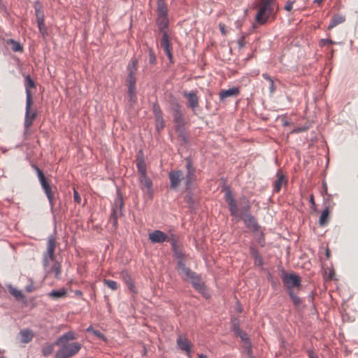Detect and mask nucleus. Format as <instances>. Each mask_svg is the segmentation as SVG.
<instances>
[{
	"label": "nucleus",
	"instance_id": "f257e3e1",
	"mask_svg": "<svg viewBox=\"0 0 358 358\" xmlns=\"http://www.w3.org/2000/svg\"><path fill=\"white\" fill-rule=\"evenodd\" d=\"M77 338L73 331H68L60 336L55 342L59 347L55 353V358H70L76 355L81 349V344L72 341Z\"/></svg>",
	"mask_w": 358,
	"mask_h": 358
},
{
	"label": "nucleus",
	"instance_id": "f03ea898",
	"mask_svg": "<svg viewBox=\"0 0 358 358\" xmlns=\"http://www.w3.org/2000/svg\"><path fill=\"white\" fill-rule=\"evenodd\" d=\"M56 240L52 236L48 237L46 252L43 255V266L48 274H53L59 278L62 273L61 264L55 260Z\"/></svg>",
	"mask_w": 358,
	"mask_h": 358
},
{
	"label": "nucleus",
	"instance_id": "7ed1b4c3",
	"mask_svg": "<svg viewBox=\"0 0 358 358\" xmlns=\"http://www.w3.org/2000/svg\"><path fill=\"white\" fill-rule=\"evenodd\" d=\"M224 198L229 206V210L231 215L233 217L242 218L247 227L250 229L252 231H257L259 230V226L254 216L250 213H246L243 215L240 214L236 201L232 192L229 189L225 190Z\"/></svg>",
	"mask_w": 358,
	"mask_h": 358
},
{
	"label": "nucleus",
	"instance_id": "20e7f679",
	"mask_svg": "<svg viewBox=\"0 0 358 358\" xmlns=\"http://www.w3.org/2000/svg\"><path fill=\"white\" fill-rule=\"evenodd\" d=\"M275 0H256L255 8L257 12L255 20L259 24H265L273 12Z\"/></svg>",
	"mask_w": 358,
	"mask_h": 358
},
{
	"label": "nucleus",
	"instance_id": "39448f33",
	"mask_svg": "<svg viewBox=\"0 0 358 358\" xmlns=\"http://www.w3.org/2000/svg\"><path fill=\"white\" fill-rule=\"evenodd\" d=\"M33 167L37 173L42 189L44 191L50 204L52 206L54 205L55 200L52 189H56V187L50 185V181L45 178L42 171L38 166H33Z\"/></svg>",
	"mask_w": 358,
	"mask_h": 358
},
{
	"label": "nucleus",
	"instance_id": "423d86ee",
	"mask_svg": "<svg viewBox=\"0 0 358 358\" xmlns=\"http://www.w3.org/2000/svg\"><path fill=\"white\" fill-rule=\"evenodd\" d=\"M282 280L288 294H289L290 291L292 292H295L294 289L299 290L301 286V278L295 274L284 273L282 276Z\"/></svg>",
	"mask_w": 358,
	"mask_h": 358
},
{
	"label": "nucleus",
	"instance_id": "0eeeda50",
	"mask_svg": "<svg viewBox=\"0 0 358 358\" xmlns=\"http://www.w3.org/2000/svg\"><path fill=\"white\" fill-rule=\"evenodd\" d=\"M33 102H30L29 99L28 102H26V108H25V117H24V135L25 138L31 134L30 127L33 124L34 120L37 116V112L35 110L31 109Z\"/></svg>",
	"mask_w": 358,
	"mask_h": 358
},
{
	"label": "nucleus",
	"instance_id": "6e6552de",
	"mask_svg": "<svg viewBox=\"0 0 358 358\" xmlns=\"http://www.w3.org/2000/svg\"><path fill=\"white\" fill-rule=\"evenodd\" d=\"M175 238L174 235L171 234L170 236H168L160 230H155L149 234V239L152 243H162L168 241L171 243L173 248H175Z\"/></svg>",
	"mask_w": 358,
	"mask_h": 358
},
{
	"label": "nucleus",
	"instance_id": "1a4fd4ad",
	"mask_svg": "<svg viewBox=\"0 0 358 358\" xmlns=\"http://www.w3.org/2000/svg\"><path fill=\"white\" fill-rule=\"evenodd\" d=\"M124 207V201L121 196H118L115 200L113 207V212L110 215V220L113 222L114 227L117 225V219L123 215L122 210Z\"/></svg>",
	"mask_w": 358,
	"mask_h": 358
},
{
	"label": "nucleus",
	"instance_id": "9d476101",
	"mask_svg": "<svg viewBox=\"0 0 358 358\" xmlns=\"http://www.w3.org/2000/svg\"><path fill=\"white\" fill-rule=\"evenodd\" d=\"M180 108L178 103H176L173 106V122L177 131H181L185 126V120Z\"/></svg>",
	"mask_w": 358,
	"mask_h": 358
},
{
	"label": "nucleus",
	"instance_id": "9b49d317",
	"mask_svg": "<svg viewBox=\"0 0 358 358\" xmlns=\"http://www.w3.org/2000/svg\"><path fill=\"white\" fill-rule=\"evenodd\" d=\"M160 46L164 50L165 54L171 63H173L172 44L171 43V36L167 31H164L160 41Z\"/></svg>",
	"mask_w": 358,
	"mask_h": 358
},
{
	"label": "nucleus",
	"instance_id": "f8f14e48",
	"mask_svg": "<svg viewBox=\"0 0 358 358\" xmlns=\"http://www.w3.org/2000/svg\"><path fill=\"white\" fill-rule=\"evenodd\" d=\"M176 344L181 351L184 352L189 358H191L193 344L185 336L179 335L176 340Z\"/></svg>",
	"mask_w": 358,
	"mask_h": 358
},
{
	"label": "nucleus",
	"instance_id": "ddd939ff",
	"mask_svg": "<svg viewBox=\"0 0 358 358\" xmlns=\"http://www.w3.org/2000/svg\"><path fill=\"white\" fill-rule=\"evenodd\" d=\"M177 271L179 275L187 281H189L196 274L186 266L185 259L178 260Z\"/></svg>",
	"mask_w": 358,
	"mask_h": 358
},
{
	"label": "nucleus",
	"instance_id": "4468645a",
	"mask_svg": "<svg viewBox=\"0 0 358 358\" xmlns=\"http://www.w3.org/2000/svg\"><path fill=\"white\" fill-rule=\"evenodd\" d=\"M177 271L179 275L187 281H189L196 274L186 266L185 259L178 260Z\"/></svg>",
	"mask_w": 358,
	"mask_h": 358
},
{
	"label": "nucleus",
	"instance_id": "2eb2a0df",
	"mask_svg": "<svg viewBox=\"0 0 358 358\" xmlns=\"http://www.w3.org/2000/svg\"><path fill=\"white\" fill-rule=\"evenodd\" d=\"M177 271L179 275L187 281H189L196 274L186 266L185 259L178 260Z\"/></svg>",
	"mask_w": 358,
	"mask_h": 358
},
{
	"label": "nucleus",
	"instance_id": "dca6fc26",
	"mask_svg": "<svg viewBox=\"0 0 358 358\" xmlns=\"http://www.w3.org/2000/svg\"><path fill=\"white\" fill-rule=\"evenodd\" d=\"M183 96L187 99V106L194 111L199 107V97L196 91L187 92L185 91Z\"/></svg>",
	"mask_w": 358,
	"mask_h": 358
},
{
	"label": "nucleus",
	"instance_id": "f3484780",
	"mask_svg": "<svg viewBox=\"0 0 358 358\" xmlns=\"http://www.w3.org/2000/svg\"><path fill=\"white\" fill-rule=\"evenodd\" d=\"M186 161L187 173L184 179L185 180V185L187 186V188L188 189L190 187V186L194 181L196 176L195 169L193 167L191 160L189 159H187Z\"/></svg>",
	"mask_w": 358,
	"mask_h": 358
},
{
	"label": "nucleus",
	"instance_id": "a211bd4d",
	"mask_svg": "<svg viewBox=\"0 0 358 358\" xmlns=\"http://www.w3.org/2000/svg\"><path fill=\"white\" fill-rule=\"evenodd\" d=\"M170 180V187L171 189H176L182 180L184 179L183 173L181 171H172L169 174Z\"/></svg>",
	"mask_w": 358,
	"mask_h": 358
},
{
	"label": "nucleus",
	"instance_id": "6ab92c4d",
	"mask_svg": "<svg viewBox=\"0 0 358 358\" xmlns=\"http://www.w3.org/2000/svg\"><path fill=\"white\" fill-rule=\"evenodd\" d=\"M36 20L38 27V29L40 33L42 34L43 37H45L47 34V28L45 27L44 22V16L43 12L40 10V8H38V6H36Z\"/></svg>",
	"mask_w": 358,
	"mask_h": 358
},
{
	"label": "nucleus",
	"instance_id": "aec40b11",
	"mask_svg": "<svg viewBox=\"0 0 358 358\" xmlns=\"http://www.w3.org/2000/svg\"><path fill=\"white\" fill-rule=\"evenodd\" d=\"M277 179L274 182L273 191L275 192H279L282 185H286L287 179L286 176L282 173L281 170H279L276 173Z\"/></svg>",
	"mask_w": 358,
	"mask_h": 358
},
{
	"label": "nucleus",
	"instance_id": "412c9836",
	"mask_svg": "<svg viewBox=\"0 0 358 358\" xmlns=\"http://www.w3.org/2000/svg\"><path fill=\"white\" fill-rule=\"evenodd\" d=\"M24 86L26 90V102H28L29 99L30 100V102H33L32 94L30 89L35 88L36 85L30 76H27L25 77Z\"/></svg>",
	"mask_w": 358,
	"mask_h": 358
},
{
	"label": "nucleus",
	"instance_id": "4be33fe9",
	"mask_svg": "<svg viewBox=\"0 0 358 358\" xmlns=\"http://www.w3.org/2000/svg\"><path fill=\"white\" fill-rule=\"evenodd\" d=\"M19 336H20V341L24 344L30 343L34 337V334L32 330L29 329H22Z\"/></svg>",
	"mask_w": 358,
	"mask_h": 358
},
{
	"label": "nucleus",
	"instance_id": "5701e85b",
	"mask_svg": "<svg viewBox=\"0 0 358 358\" xmlns=\"http://www.w3.org/2000/svg\"><path fill=\"white\" fill-rule=\"evenodd\" d=\"M239 94V90L237 87H233L228 90H223L220 92V99L221 101L225 100L230 96H237Z\"/></svg>",
	"mask_w": 358,
	"mask_h": 358
},
{
	"label": "nucleus",
	"instance_id": "b1692460",
	"mask_svg": "<svg viewBox=\"0 0 358 358\" xmlns=\"http://www.w3.org/2000/svg\"><path fill=\"white\" fill-rule=\"evenodd\" d=\"M234 333L236 336H239L242 341H245V348H248V353H250V343L246 333L243 332L238 327H234Z\"/></svg>",
	"mask_w": 358,
	"mask_h": 358
},
{
	"label": "nucleus",
	"instance_id": "393cba45",
	"mask_svg": "<svg viewBox=\"0 0 358 358\" xmlns=\"http://www.w3.org/2000/svg\"><path fill=\"white\" fill-rule=\"evenodd\" d=\"M189 281L191 282L196 290L199 292H203L205 289L203 282L196 273Z\"/></svg>",
	"mask_w": 358,
	"mask_h": 358
},
{
	"label": "nucleus",
	"instance_id": "a878e982",
	"mask_svg": "<svg viewBox=\"0 0 358 358\" xmlns=\"http://www.w3.org/2000/svg\"><path fill=\"white\" fill-rule=\"evenodd\" d=\"M157 24L162 34H163L164 31H166V29L169 26V19L167 15L157 16Z\"/></svg>",
	"mask_w": 358,
	"mask_h": 358
},
{
	"label": "nucleus",
	"instance_id": "bb28decb",
	"mask_svg": "<svg viewBox=\"0 0 358 358\" xmlns=\"http://www.w3.org/2000/svg\"><path fill=\"white\" fill-rule=\"evenodd\" d=\"M345 20V17L341 15H334L330 22V24L328 26V29L331 30L336 26H337L339 24H341L344 22Z\"/></svg>",
	"mask_w": 358,
	"mask_h": 358
},
{
	"label": "nucleus",
	"instance_id": "cd10ccee",
	"mask_svg": "<svg viewBox=\"0 0 358 358\" xmlns=\"http://www.w3.org/2000/svg\"><path fill=\"white\" fill-rule=\"evenodd\" d=\"M139 181L148 192L152 189V182L147 174L140 175Z\"/></svg>",
	"mask_w": 358,
	"mask_h": 358
},
{
	"label": "nucleus",
	"instance_id": "c85d7f7f",
	"mask_svg": "<svg viewBox=\"0 0 358 358\" xmlns=\"http://www.w3.org/2000/svg\"><path fill=\"white\" fill-rule=\"evenodd\" d=\"M157 16H162V15H167V7L165 3L164 0H158L157 1Z\"/></svg>",
	"mask_w": 358,
	"mask_h": 358
},
{
	"label": "nucleus",
	"instance_id": "c756f323",
	"mask_svg": "<svg viewBox=\"0 0 358 358\" xmlns=\"http://www.w3.org/2000/svg\"><path fill=\"white\" fill-rule=\"evenodd\" d=\"M67 292L64 288L59 290H52L48 294V296L53 299L65 298Z\"/></svg>",
	"mask_w": 358,
	"mask_h": 358
},
{
	"label": "nucleus",
	"instance_id": "7c9ffc66",
	"mask_svg": "<svg viewBox=\"0 0 358 358\" xmlns=\"http://www.w3.org/2000/svg\"><path fill=\"white\" fill-rule=\"evenodd\" d=\"M138 69V59L136 57H132L127 66V71L129 74L136 75Z\"/></svg>",
	"mask_w": 358,
	"mask_h": 358
},
{
	"label": "nucleus",
	"instance_id": "2f4dec72",
	"mask_svg": "<svg viewBox=\"0 0 358 358\" xmlns=\"http://www.w3.org/2000/svg\"><path fill=\"white\" fill-rule=\"evenodd\" d=\"M136 166L140 175L147 174L146 164L142 157H138L136 160Z\"/></svg>",
	"mask_w": 358,
	"mask_h": 358
},
{
	"label": "nucleus",
	"instance_id": "473e14b6",
	"mask_svg": "<svg viewBox=\"0 0 358 358\" xmlns=\"http://www.w3.org/2000/svg\"><path fill=\"white\" fill-rule=\"evenodd\" d=\"M7 44L10 45V48L14 52H22L23 51L22 45L13 39H8L6 41Z\"/></svg>",
	"mask_w": 358,
	"mask_h": 358
},
{
	"label": "nucleus",
	"instance_id": "72a5a7b5",
	"mask_svg": "<svg viewBox=\"0 0 358 358\" xmlns=\"http://www.w3.org/2000/svg\"><path fill=\"white\" fill-rule=\"evenodd\" d=\"M329 216V210L328 208H326L322 211V213L320 217L319 223L321 226H325L328 224Z\"/></svg>",
	"mask_w": 358,
	"mask_h": 358
},
{
	"label": "nucleus",
	"instance_id": "f704fd0d",
	"mask_svg": "<svg viewBox=\"0 0 358 358\" xmlns=\"http://www.w3.org/2000/svg\"><path fill=\"white\" fill-rule=\"evenodd\" d=\"M289 295L290 298L292 299V302H293L294 305L296 306V308H300L302 304V300L301 299L300 297H299L297 296V292H292L290 291Z\"/></svg>",
	"mask_w": 358,
	"mask_h": 358
},
{
	"label": "nucleus",
	"instance_id": "c9c22d12",
	"mask_svg": "<svg viewBox=\"0 0 358 358\" xmlns=\"http://www.w3.org/2000/svg\"><path fill=\"white\" fill-rule=\"evenodd\" d=\"M262 77L269 83L270 93L273 94L275 91V86L273 78L267 73H263Z\"/></svg>",
	"mask_w": 358,
	"mask_h": 358
},
{
	"label": "nucleus",
	"instance_id": "e433bc0d",
	"mask_svg": "<svg viewBox=\"0 0 358 358\" xmlns=\"http://www.w3.org/2000/svg\"><path fill=\"white\" fill-rule=\"evenodd\" d=\"M136 75L129 74L127 77L128 89H136Z\"/></svg>",
	"mask_w": 358,
	"mask_h": 358
},
{
	"label": "nucleus",
	"instance_id": "4c0bfd02",
	"mask_svg": "<svg viewBox=\"0 0 358 358\" xmlns=\"http://www.w3.org/2000/svg\"><path fill=\"white\" fill-rule=\"evenodd\" d=\"M53 351L54 345L50 343L45 344L42 349L43 355L45 357L50 355L53 352Z\"/></svg>",
	"mask_w": 358,
	"mask_h": 358
},
{
	"label": "nucleus",
	"instance_id": "58836bf2",
	"mask_svg": "<svg viewBox=\"0 0 358 358\" xmlns=\"http://www.w3.org/2000/svg\"><path fill=\"white\" fill-rule=\"evenodd\" d=\"M103 283L112 290H117L118 288L117 283L114 280L105 279L103 280Z\"/></svg>",
	"mask_w": 358,
	"mask_h": 358
},
{
	"label": "nucleus",
	"instance_id": "ea45409f",
	"mask_svg": "<svg viewBox=\"0 0 358 358\" xmlns=\"http://www.w3.org/2000/svg\"><path fill=\"white\" fill-rule=\"evenodd\" d=\"M87 331L92 333L95 336L98 337L99 338H101L103 341L106 340L105 336L101 332H100L98 330L94 329L92 327H89L87 329Z\"/></svg>",
	"mask_w": 358,
	"mask_h": 358
},
{
	"label": "nucleus",
	"instance_id": "a19ab883",
	"mask_svg": "<svg viewBox=\"0 0 358 358\" xmlns=\"http://www.w3.org/2000/svg\"><path fill=\"white\" fill-rule=\"evenodd\" d=\"M120 278L126 285L130 283V282L133 280L131 275L125 271L120 273Z\"/></svg>",
	"mask_w": 358,
	"mask_h": 358
},
{
	"label": "nucleus",
	"instance_id": "79ce46f5",
	"mask_svg": "<svg viewBox=\"0 0 358 358\" xmlns=\"http://www.w3.org/2000/svg\"><path fill=\"white\" fill-rule=\"evenodd\" d=\"M128 95L129 96L130 102L132 103H136L137 99L136 89H128Z\"/></svg>",
	"mask_w": 358,
	"mask_h": 358
},
{
	"label": "nucleus",
	"instance_id": "37998d69",
	"mask_svg": "<svg viewBox=\"0 0 358 358\" xmlns=\"http://www.w3.org/2000/svg\"><path fill=\"white\" fill-rule=\"evenodd\" d=\"M10 293L15 296L17 299H23L24 296L22 294V292L17 289L15 288H11L10 289Z\"/></svg>",
	"mask_w": 358,
	"mask_h": 358
},
{
	"label": "nucleus",
	"instance_id": "c03bdc74",
	"mask_svg": "<svg viewBox=\"0 0 358 358\" xmlns=\"http://www.w3.org/2000/svg\"><path fill=\"white\" fill-rule=\"evenodd\" d=\"M164 121L163 117L156 118V127L158 131L162 129L164 127Z\"/></svg>",
	"mask_w": 358,
	"mask_h": 358
},
{
	"label": "nucleus",
	"instance_id": "a18cd8bd",
	"mask_svg": "<svg viewBox=\"0 0 358 358\" xmlns=\"http://www.w3.org/2000/svg\"><path fill=\"white\" fill-rule=\"evenodd\" d=\"M173 249L175 252L176 257L179 259H184L183 255L181 251L178 250L176 248V238H175V248L173 247Z\"/></svg>",
	"mask_w": 358,
	"mask_h": 358
},
{
	"label": "nucleus",
	"instance_id": "49530a36",
	"mask_svg": "<svg viewBox=\"0 0 358 358\" xmlns=\"http://www.w3.org/2000/svg\"><path fill=\"white\" fill-rule=\"evenodd\" d=\"M149 52V61L150 64H155L156 62V57L152 48H150L148 50Z\"/></svg>",
	"mask_w": 358,
	"mask_h": 358
},
{
	"label": "nucleus",
	"instance_id": "de8ad7c7",
	"mask_svg": "<svg viewBox=\"0 0 358 358\" xmlns=\"http://www.w3.org/2000/svg\"><path fill=\"white\" fill-rule=\"evenodd\" d=\"M334 42L330 39H321L319 42V45L320 47H324L325 45H329V44H332L334 43Z\"/></svg>",
	"mask_w": 358,
	"mask_h": 358
},
{
	"label": "nucleus",
	"instance_id": "09e8293b",
	"mask_svg": "<svg viewBox=\"0 0 358 358\" xmlns=\"http://www.w3.org/2000/svg\"><path fill=\"white\" fill-rule=\"evenodd\" d=\"M154 113L155 116V119L159 117H162V112L157 106H154Z\"/></svg>",
	"mask_w": 358,
	"mask_h": 358
},
{
	"label": "nucleus",
	"instance_id": "8fccbe9b",
	"mask_svg": "<svg viewBox=\"0 0 358 358\" xmlns=\"http://www.w3.org/2000/svg\"><path fill=\"white\" fill-rule=\"evenodd\" d=\"M250 253L253 256V257L255 259V260H257V258H259L260 256L258 251L256 249H255L253 247L250 248Z\"/></svg>",
	"mask_w": 358,
	"mask_h": 358
},
{
	"label": "nucleus",
	"instance_id": "3c124183",
	"mask_svg": "<svg viewBox=\"0 0 358 358\" xmlns=\"http://www.w3.org/2000/svg\"><path fill=\"white\" fill-rule=\"evenodd\" d=\"M73 199L75 201V202L78 203H80L81 202V198L78 194V192L74 189L73 191Z\"/></svg>",
	"mask_w": 358,
	"mask_h": 358
},
{
	"label": "nucleus",
	"instance_id": "603ef678",
	"mask_svg": "<svg viewBox=\"0 0 358 358\" xmlns=\"http://www.w3.org/2000/svg\"><path fill=\"white\" fill-rule=\"evenodd\" d=\"M238 45L239 48H243L245 45L246 41L244 36L239 38L237 41Z\"/></svg>",
	"mask_w": 358,
	"mask_h": 358
},
{
	"label": "nucleus",
	"instance_id": "864d4df0",
	"mask_svg": "<svg viewBox=\"0 0 358 358\" xmlns=\"http://www.w3.org/2000/svg\"><path fill=\"white\" fill-rule=\"evenodd\" d=\"M127 287L129 288V289L134 292V293H136V287H135V285L134 284V282L133 280L130 282V283H128L127 285Z\"/></svg>",
	"mask_w": 358,
	"mask_h": 358
},
{
	"label": "nucleus",
	"instance_id": "5fc2aeb1",
	"mask_svg": "<svg viewBox=\"0 0 358 358\" xmlns=\"http://www.w3.org/2000/svg\"><path fill=\"white\" fill-rule=\"evenodd\" d=\"M292 4H293V2H292V1L287 2L286 3V5L285 6V9L287 11H290L292 9Z\"/></svg>",
	"mask_w": 358,
	"mask_h": 358
},
{
	"label": "nucleus",
	"instance_id": "6e6d98bb",
	"mask_svg": "<svg viewBox=\"0 0 358 358\" xmlns=\"http://www.w3.org/2000/svg\"><path fill=\"white\" fill-rule=\"evenodd\" d=\"M250 210V206L248 203L245 206L243 207V210L246 213H248Z\"/></svg>",
	"mask_w": 358,
	"mask_h": 358
},
{
	"label": "nucleus",
	"instance_id": "4d7b16f0",
	"mask_svg": "<svg viewBox=\"0 0 358 358\" xmlns=\"http://www.w3.org/2000/svg\"><path fill=\"white\" fill-rule=\"evenodd\" d=\"M259 243L260 244L261 246H264V238L263 237V234H261V237L259 238Z\"/></svg>",
	"mask_w": 358,
	"mask_h": 358
},
{
	"label": "nucleus",
	"instance_id": "13d9d810",
	"mask_svg": "<svg viewBox=\"0 0 358 358\" xmlns=\"http://www.w3.org/2000/svg\"><path fill=\"white\" fill-rule=\"evenodd\" d=\"M308 357L309 358H317L315 353L311 350L308 351Z\"/></svg>",
	"mask_w": 358,
	"mask_h": 358
},
{
	"label": "nucleus",
	"instance_id": "bf43d9fd",
	"mask_svg": "<svg viewBox=\"0 0 358 358\" xmlns=\"http://www.w3.org/2000/svg\"><path fill=\"white\" fill-rule=\"evenodd\" d=\"M310 203H311V205L313 206H315V200H314V196L313 194H311L310 196Z\"/></svg>",
	"mask_w": 358,
	"mask_h": 358
},
{
	"label": "nucleus",
	"instance_id": "052dcab7",
	"mask_svg": "<svg viewBox=\"0 0 358 358\" xmlns=\"http://www.w3.org/2000/svg\"><path fill=\"white\" fill-rule=\"evenodd\" d=\"M26 291L28 292H31L33 291V285H28L26 287Z\"/></svg>",
	"mask_w": 358,
	"mask_h": 358
},
{
	"label": "nucleus",
	"instance_id": "680f3d73",
	"mask_svg": "<svg viewBox=\"0 0 358 358\" xmlns=\"http://www.w3.org/2000/svg\"><path fill=\"white\" fill-rule=\"evenodd\" d=\"M219 27H220V29L221 32H222L223 34H225L224 25V24H220Z\"/></svg>",
	"mask_w": 358,
	"mask_h": 358
},
{
	"label": "nucleus",
	"instance_id": "e2e57ef3",
	"mask_svg": "<svg viewBox=\"0 0 358 358\" xmlns=\"http://www.w3.org/2000/svg\"><path fill=\"white\" fill-rule=\"evenodd\" d=\"M255 261L259 263V264H262V259L261 256H259V257L257 258V260H255Z\"/></svg>",
	"mask_w": 358,
	"mask_h": 358
},
{
	"label": "nucleus",
	"instance_id": "0e129e2a",
	"mask_svg": "<svg viewBox=\"0 0 358 358\" xmlns=\"http://www.w3.org/2000/svg\"><path fill=\"white\" fill-rule=\"evenodd\" d=\"M199 358H208L207 356L203 354L199 355Z\"/></svg>",
	"mask_w": 358,
	"mask_h": 358
},
{
	"label": "nucleus",
	"instance_id": "69168bd1",
	"mask_svg": "<svg viewBox=\"0 0 358 358\" xmlns=\"http://www.w3.org/2000/svg\"><path fill=\"white\" fill-rule=\"evenodd\" d=\"M324 0H315L314 2L318 4H321Z\"/></svg>",
	"mask_w": 358,
	"mask_h": 358
},
{
	"label": "nucleus",
	"instance_id": "338daca9",
	"mask_svg": "<svg viewBox=\"0 0 358 358\" xmlns=\"http://www.w3.org/2000/svg\"><path fill=\"white\" fill-rule=\"evenodd\" d=\"M1 358H4V357H1Z\"/></svg>",
	"mask_w": 358,
	"mask_h": 358
}]
</instances>
